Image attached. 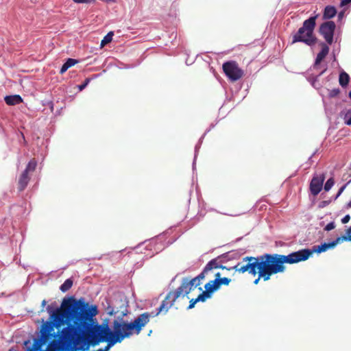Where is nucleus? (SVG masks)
Listing matches in <instances>:
<instances>
[{"label":"nucleus","mask_w":351,"mask_h":351,"mask_svg":"<svg viewBox=\"0 0 351 351\" xmlns=\"http://www.w3.org/2000/svg\"><path fill=\"white\" fill-rule=\"evenodd\" d=\"M339 243H340V239H338V237H337L335 240L332 241V242L324 243L320 245L314 246V250H311V251H312V252H316L317 253H321V252L326 251L327 250H328L330 248L334 247Z\"/></svg>","instance_id":"6e6552de"},{"label":"nucleus","mask_w":351,"mask_h":351,"mask_svg":"<svg viewBox=\"0 0 351 351\" xmlns=\"http://www.w3.org/2000/svg\"><path fill=\"white\" fill-rule=\"evenodd\" d=\"M336 28L335 22L332 21L323 23L320 27L319 32L323 36L326 43L331 45L333 42L334 32Z\"/></svg>","instance_id":"423d86ee"},{"label":"nucleus","mask_w":351,"mask_h":351,"mask_svg":"<svg viewBox=\"0 0 351 351\" xmlns=\"http://www.w3.org/2000/svg\"><path fill=\"white\" fill-rule=\"evenodd\" d=\"M349 81H350L349 75L347 73H346L345 71H342L339 74V84L342 87H346L348 84Z\"/></svg>","instance_id":"2eb2a0df"},{"label":"nucleus","mask_w":351,"mask_h":351,"mask_svg":"<svg viewBox=\"0 0 351 351\" xmlns=\"http://www.w3.org/2000/svg\"><path fill=\"white\" fill-rule=\"evenodd\" d=\"M223 71L226 75L232 82H236L241 79L243 75V71L239 68L235 61H228L223 64Z\"/></svg>","instance_id":"39448f33"},{"label":"nucleus","mask_w":351,"mask_h":351,"mask_svg":"<svg viewBox=\"0 0 351 351\" xmlns=\"http://www.w3.org/2000/svg\"><path fill=\"white\" fill-rule=\"evenodd\" d=\"M113 35V32H108L101 41V47H103L107 44L110 43L112 40Z\"/></svg>","instance_id":"a211bd4d"},{"label":"nucleus","mask_w":351,"mask_h":351,"mask_svg":"<svg viewBox=\"0 0 351 351\" xmlns=\"http://www.w3.org/2000/svg\"><path fill=\"white\" fill-rule=\"evenodd\" d=\"M325 180L324 174L313 176L310 183V191L314 196L317 195L322 191Z\"/></svg>","instance_id":"0eeeda50"},{"label":"nucleus","mask_w":351,"mask_h":351,"mask_svg":"<svg viewBox=\"0 0 351 351\" xmlns=\"http://www.w3.org/2000/svg\"><path fill=\"white\" fill-rule=\"evenodd\" d=\"M90 78H86V79L84 80V83L79 86V89H80V90H83V89H84V88L88 85V83L90 82Z\"/></svg>","instance_id":"a878e982"},{"label":"nucleus","mask_w":351,"mask_h":351,"mask_svg":"<svg viewBox=\"0 0 351 351\" xmlns=\"http://www.w3.org/2000/svg\"><path fill=\"white\" fill-rule=\"evenodd\" d=\"M29 180H30V178L28 176V173L26 171H23V173L19 176V181H18L19 191H23L27 186V184L29 183Z\"/></svg>","instance_id":"f8f14e48"},{"label":"nucleus","mask_w":351,"mask_h":351,"mask_svg":"<svg viewBox=\"0 0 351 351\" xmlns=\"http://www.w3.org/2000/svg\"><path fill=\"white\" fill-rule=\"evenodd\" d=\"M337 14V10L334 6L328 5L324 8L323 19H330L334 17Z\"/></svg>","instance_id":"4468645a"},{"label":"nucleus","mask_w":351,"mask_h":351,"mask_svg":"<svg viewBox=\"0 0 351 351\" xmlns=\"http://www.w3.org/2000/svg\"><path fill=\"white\" fill-rule=\"evenodd\" d=\"M230 281V278L223 277L221 279H215L213 280H210L208 283L210 284V286L215 291L218 290L222 285H228Z\"/></svg>","instance_id":"9d476101"},{"label":"nucleus","mask_w":351,"mask_h":351,"mask_svg":"<svg viewBox=\"0 0 351 351\" xmlns=\"http://www.w3.org/2000/svg\"><path fill=\"white\" fill-rule=\"evenodd\" d=\"M326 70V69H325L323 71H322L321 73L319 74V75H322L325 72Z\"/></svg>","instance_id":"4c0bfd02"},{"label":"nucleus","mask_w":351,"mask_h":351,"mask_svg":"<svg viewBox=\"0 0 351 351\" xmlns=\"http://www.w3.org/2000/svg\"><path fill=\"white\" fill-rule=\"evenodd\" d=\"M46 304H47L46 300H43L42 301V304H41V306H42V309L40 310V311H41V312H43V311H44V307L45 306Z\"/></svg>","instance_id":"473e14b6"},{"label":"nucleus","mask_w":351,"mask_h":351,"mask_svg":"<svg viewBox=\"0 0 351 351\" xmlns=\"http://www.w3.org/2000/svg\"><path fill=\"white\" fill-rule=\"evenodd\" d=\"M346 186V185H343V186H341V187L339 189V191H338V193H337V195H336V197H335V199H337V198L340 196V195L341 194V193H342V192L343 191V190L345 189Z\"/></svg>","instance_id":"c756f323"},{"label":"nucleus","mask_w":351,"mask_h":351,"mask_svg":"<svg viewBox=\"0 0 351 351\" xmlns=\"http://www.w3.org/2000/svg\"><path fill=\"white\" fill-rule=\"evenodd\" d=\"M340 93V90L339 88H334L331 90L329 93V97H335L337 96Z\"/></svg>","instance_id":"5701e85b"},{"label":"nucleus","mask_w":351,"mask_h":351,"mask_svg":"<svg viewBox=\"0 0 351 351\" xmlns=\"http://www.w3.org/2000/svg\"><path fill=\"white\" fill-rule=\"evenodd\" d=\"M311 254L312 251L311 250L303 249L287 256L278 254H265L256 257L246 256L243 258V261L247 262L245 265L238 263L236 265L228 269H234L239 273L248 271L254 276L258 274L264 281H267L270 279L272 275L284 272L286 269L284 265L285 263L294 264L304 261Z\"/></svg>","instance_id":"f03ea898"},{"label":"nucleus","mask_w":351,"mask_h":351,"mask_svg":"<svg viewBox=\"0 0 351 351\" xmlns=\"http://www.w3.org/2000/svg\"><path fill=\"white\" fill-rule=\"evenodd\" d=\"M73 1L77 3H88L90 1V0H73Z\"/></svg>","instance_id":"2f4dec72"},{"label":"nucleus","mask_w":351,"mask_h":351,"mask_svg":"<svg viewBox=\"0 0 351 351\" xmlns=\"http://www.w3.org/2000/svg\"><path fill=\"white\" fill-rule=\"evenodd\" d=\"M4 100L9 106L19 104L23 101L21 97L19 95L6 96Z\"/></svg>","instance_id":"ddd939ff"},{"label":"nucleus","mask_w":351,"mask_h":351,"mask_svg":"<svg viewBox=\"0 0 351 351\" xmlns=\"http://www.w3.org/2000/svg\"><path fill=\"white\" fill-rule=\"evenodd\" d=\"M41 344L35 343L32 348L28 349V351H40Z\"/></svg>","instance_id":"b1692460"},{"label":"nucleus","mask_w":351,"mask_h":351,"mask_svg":"<svg viewBox=\"0 0 351 351\" xmlns=\"http://www.w3.org/2000/svg\"><path fill=\"white\" fill-rule=\"evenodd\" d=\"M78 62V60H75V59H73V58H69L65 63L66 65H67L68 68L69 69L70 67L74 66L75 64H77Z\"/></svg>","instance_id":"412c9836"},{"label":"nucleus","mask_w":351,"mask_h":351,"mask_svg":"<svg viewBox=\"0 0 351 351\" xmlns=\"http://www.w3.org/2000/svg\"><path fill=\"white\" fill-rule=\"evenodd\" d=\"M350 219V217L349 215H346L341 219L342 223H347Z\"/></svg>","instance_id":"cd10ccee"},{"label":"nucleus","mask_w":351,"mask_h":351,"mask_svg":"<svg viewBox=\"0 0 351 351\" xmlns=\"http://www.w3.org/2000/svg\"><path fill=\"white\" fill-rule=\"evenodd\" d=\"M73 280L71 278L66 279L64 283L60 286V289L62 292H66L73 286Z\"/></svg>","instance_id":"dca6fc26"},{"label":"nucleus","mask_w":351,"mask_h":351,"mask_svg":"<svg viewBox=\"0 0 351 351\" xmlns=\"http://www.w3.org/2000/svg\"><path fill=\"white\" fill-rule=\"evenodd\" d=\"M344 119L346 125H351V110L347 112V113L345 115Z\"/></svg>","instance_id":"4be33fe9"},{"label":"nucleus","mask_w":351,"mask_h":351,"mask_svg":"<svg viewBox=\"0 0 351 351\" xmlns=\"http://www.w3.org/2000/svg\"><path fill=\"white\" fill-rule=\"evenodd\" d=\"M317 17V15L311 16L304 21L302 26L293 36L292 43L301 42L308 46H313L316 43L317 38L314 35V29Z\"/></svg>","instance_id":"20e7f679"},{"label":"nucleus","mask_w":351,"mask_h":351,"mask_svg":"<svg viewBox=\"0 0 351 351\" xmlns=\"http://www.w3.org/2000/svg\"><path fill=\"white\" fill-rule=\"evenodd\" d=\"M351 3V0H341V5L344 6Z\"/></svg>","instance_id":"7c9ffc66"},{"label":"nucleus","mask_w":351,"mask_h":351,"mask_svg":"<svg viewBox=\"0 0 351 351\" xmlns=\"http://www.w3.org/2000/svg\"><path fill=\"white\" fill-rule=\"evenodd\" d=\"M69 69L67 65L65 64V63L63 64L62 68L60 69V74H63Z\"/></svg>","instance_id":"c85d7f7f"},{"label":"nucleus","mask_w":351,"mask_h":351,"mask_svg":"<svg viewBox=\"0 0 351 351\" xmlns=\"http://www.w3.org/2000/svg\"><path fill=\"white\" fill-rule=\"evenodd\" d=\"M322 50L319 51L316 57L315 63H314V68H317L319 64L321 63V62L326 58V56L328 55L329 52V47L326 45L325 43H322Z\"/></svg>","instance_id":"1a4fd4ad"},{"label":"nucleus","mask_w":351,"mask_h":351,"mask_svg":"<svg viewBox=\"0 0 351 351\" xmlns=\"http://www.w3.org/2000/svg\"><path fill=\"white\" fill-rule=\"evenodd\" d=\"M340 239V243L343 241H351V226L346 230V234L338 237Z\"/></svg>","instance_id":"6ab92c4d"},{"label":"nucleus","mask_w":351,"mask_h":351,"mask_svg":"<svg viewBox=\"0 0 351 351\" xmlns=\"http://www.w3.org/2000/svg\"><path fill=\"white\" fill-rule=\"evenodd\" d=\"M261 278H262V277H259V276H258V278H257V279H256V280L254 281V283L255 285H257V284L258 283V282H259V280H260V279H261Z\"/></svg>","instance_id":"f704fd0d"},{"label":"nucleus","mask_w":351,"mask_h":351,"mask_svg":"<svg viewBox=\"0 0 351 351\" xmlns=\"http://www.w3.org/2000/svg\"><path fill=\"white\" fill-rule=\"evenodd\" d=\"M348 208H351V200L347 204Z\"/></svg>","instance_id":"c9c22d12"},{"label":"nucleus","mask_w":351,"mask_h":351,"mask_svg":"<svg viewBox=\"0 0 351 351\" xmlns=\"http://www.w3.org/2000/svg\"><path fill=\"white\" fill-rule=\"evenodd\" d=\"M335 184V180L333 179V178H329L326 182L325 183V185H324V190L326 191H328L332 187V186L334 185Z\"/></svg>","instance_id":"aec40b11"},{"label":"nucleus","mask_w":351,"mask_h":351,"mask_svg":"<svg viewBox=\"0 0 351 351\" xmlns=\"http://www.w3.org/2000/svg\"><path fill=\"white\" fill-rule=\"evenodd\" d=\"M349 97H350V98L351 99V90H350V93H349Z\"/></svg>","instance_id":"58836bf2"},{"label":"nucleus","mask_w":351,"mask_h":351,"mask_svg":"<svg viewBox=\"0 0 351 351\" xmlns=\"http://www.w3.org/2000/svg\"><path fill=\"white\" fill-rule=\"evenodd\" d=\"M215 279H221V274L219 272H217L215 274Z\"/></svg>","instance_id":"72a5a7b5"},{"label":"nucleus","mask_w":351,"mask_h":351,"mask_svg":"<svg viewBox=\"0 0 351 351\" xmlns=\"http://www.w3.org/2000/svg\"><path fill=\"white\" fill-rule=\"evenodd\" d=\"M97 313V306H90L83 298L76 300L73 296L64 298L62 308L55 315L56 322L53 326H60L66 319H74L75 327L77 329L80 337L79 346L84 344L88 348L90 345L94 346L101 342H108L101 351H108L116 343H121L133 334L138 335L149 322L150 317L158 315L157 313L154 315L143 313L130 323L124 322L123 318L114 320L112 331L108 325H92L90 323L93 317Z\"/></svg>","instance_id":"f257e3e1"},{"label":"nucleus","mask_w":351,"mask_h":351,"mask_svg":"<svg viewBox=\"0 0 351 351\" xmlns=\"http://www.w3.org/2000/svg\"><path fill=\"white\" fill-rule=\"evenodd\" d=\"M36 166L37 162L34 158H33L28 162L25 169L23 171H26L27 173H29V172H33L35 171Z\"/></svg>","instance_id":"f3484780"},{"label":"nucleus","mask_w":351,"mask_h":351,"mask_svg":"<svg viewBox=\"0 0 351 351\" xmlns=\"http://www.w3.org/2000/svg\"><path fill=\"white\" fill-rule=\"evenodd\" d=\"M218 268L226 269V267L219 265L217 259H213L206 264L203 271L197 276L191 280L184 278L178 289L175 291H169L167 293L165 300L158 307L157 314H165L178 298H184L189 294L191 291L194 290L197 286L200 285V280H203L210 271Z\"/></svg>","instance_id":"7ed1b4c3"},{"label":"nucleus","mask_w":351,"mask_h":351,"mask_svg":"<svg viewBox=\"0 0 351 351\" xmlns=\"http://www.w3.org/2000/svg\"><path fill=\"white\" fill-rule=\"evenodd\" d=\"M197 302H198L197 298L191 300L189 302V306H188V308H193Z\"/></svg>","instance_id":"bb28decb"},{"label":"nucleus","mask_w":351,"mask_h":351,"mask_svg":"<svg viewBox=\"0 0 351 351\" xmlns=\"http://www.w3.org/2000/svg\"><path fill=\"white\" fill-rule=\"evenodd\" d=\"M335 228V224L334 222H330L329 223H328L325 228H324V230L326 231H330V230H333L334 228Z\"/></svg>","instance_id":"393cba45"},{"label":"nucleus","mask_w":351,"mask_h":351,"mask_svg":"<svg viewBox=\"0 0 351 351\" xmlns=\"http://www.w3.org/2000/svg\"><path fill=\"white\" fill-rule=\"evenodd\" d=\"M343 16V12L339 13V18H341Z\"/></svg>","instance_id":"e433bc0d"},{"label":"nucleus","mask_w":351,"mask_h":351,"mask_svg":"<svg viewBox=\"0 0 351 351\" xmlns=\"http://www.w3.org/2000/svg\"><path fill=\"white\" fill-rule=\"evenodd\" d=\"M204 288L205 291L196 298L197 302H205L208 298L211 297L212 293L215 291L208 282L205 285Z\"/></svg>","instance_id":"9b49d317"}]
</instances>
